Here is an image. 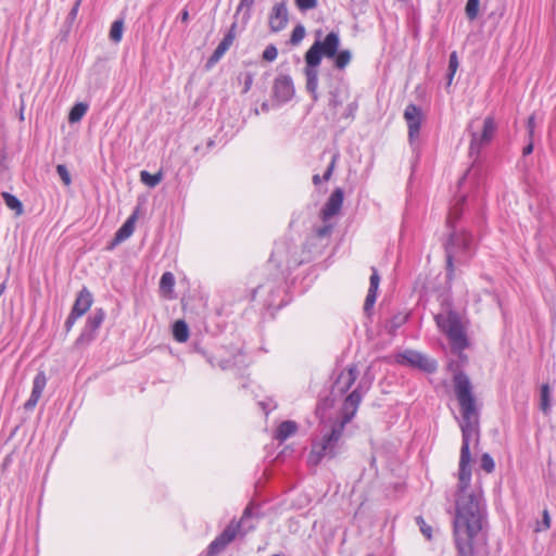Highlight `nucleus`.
I'll use <instances>...</instances> for the list:
<instances>
[{
	"instance_id": "16",
	"label": "nucleus",
	"mask_w": 556,
	"mask_h": 556,
	"mask_svg": "<svg viewBox=\"0 0 556 556\" xmlns=\"http://www.w3.org/2000/svg\"><path fill=\"white\" fill-rule=\"evenodd\" d=\"M137 220V211L134 212L127 220L123 224V226L116 231L115 237L112 241V247L119 244L121 242L128 239L135 230V224Z\"/></svg>"
},
{
	"instance_id": "14",
	"label": "nucleus",
	"mask_w": 556,
	"mask_h": 556,
	"mask_svg": "<svg viewBox=\"0 0 556 556\" xmlns=\"http://www.w3.org/2000/svg\"><path fill=\"white\" fill-rule=\"evenodd\" d=\"M236 27H237V24L233 23L231 25L230 29L228 30V33L225 35L223 40L218 43L217 48L214 50V52L210 56V59L206 63L207 67H211L214 64H216L222 59V56L227 52V50L231 47V45L233 43L235 38H236Z\"/></svg>"
},
{
	"instance_id": "22",
	"label": "nucleus",
	"mask_w": 556,
	"mask_h": 556,
	"mask_svg": "<svg viewBox=\"0 0 556 556\" xmlns=\"http://www.w3.org/2000/svg\"><path fill=\"white\" fill-rule=\"evenodd\" d=\"M173 336L177 342H186L189 338V328L184 320L175 321L173 326Z\"/></svg>"
},
{
	"instance_id": "48",
	"label": "nucleus",
	"mask_w": 556,
	"mask_h": 556,
	"mask_svg": "<svg viewBox=\"0 0 556 556\" xmlns=\"http://www.w3.org/2000/svg\"><path fill=\"white\" fill-rule=\"evenodd\" d=\"M77 318H79L78 315H75L73 312L70 313V315L65 321L66 331H70L72 329V327L74 326Z\"/></svg>"
},
{
	"instance_id": "40",
	"label": "nucleus",
	"mask_w": 556,
	"mask_h": 556,
	"mask_svg": "<svg viewBox=\"0 0 556 556\" xmlns=\"http://www.w3.org/2000/svg\"><path fill=\"white\" fill-rule=\"evenodd\" d=\"M295 4L301 11L313 10L317 7V0H295Z\"/></svg>"
},
{
	"instance_id": "13",
	"label": "nucleus",
	"mask_w": 556,
	"mask_h": 556,
	"mask_svg": "<svg viewBox=\"0 0 556 556\" xmlns=\"http://www.w3.org/2000/svg\"><path fill=\"white\" fill-rule=\"evenodd\" d=\"M269 28L271 31L277 33L282 30L288 23V10L286 2L276 3L269 14Z\"/></svg>"
},
{
	"instance_id": "53",
	"label": "nucleus",
	"mask_w": 556,
	"mask_h": 556,
	"mask_svg": "<svg viewBox=\"0 0 556 556\" xmlns=\"http://www.w3.org/2000/svg\"><path fill=\"white\" fill-rule=\"evenodd\" d=\"M320 181H321V178H320V176H319V175H314V176H313V182H314V185H318V184H320Z\"/></svg>"
},
{
	"instance_id": "19",
	"label": "nucleus",
	"mask_w": 556,
	"mask_h": 556,
	"mask_svg": "<svg viewBox=\"0 0 556 556\" xmlns=\"http://www.w3.org/2000/svg\"><path fill=\"white\" fill-rule=\"evenodd\" d=\"M298 431V425L295 421L292 420H286L281 422L276 432H275V439L279 442L286 441L288 438L293 435Z\"/></svg>"
},
{
	"instance_id": "31",
	"label": "nucleus",
	"mask_w": 556,
	"mask_h": 556,
	"mask_svg": "<svg viewBox=\"0 0 556 556\" xmlns=\"http://www.w3.org/2000/svg\"><path fill=\"white\" fill-rule=\"evenodd\" d=\"M305 37V27L302 24L296 25L291 34L290 42L295 46L299 45Z\"/></svg>"
},
{
	"instance_id": "11",
	"label": "nucleus",
	"mask_w": 556,
	"mask_h": 556,
	"mask_svg": "<svg viewBox=\"0 0 556 556\" xmlns=\"http://www.w3.org/2000/svg\"><path fill=\"white\" fill-rule=\"evenodd\" d=\"M273 94L279 103L291 100L294 96V86L291 77L288 75L278 76L274 81Z\"/></svg>"
},
{
	"instance_id": "50",
	"label": "nucleus",
	"mask_w": 556,
	"mask_h": 556,
	"mask_svg": "<svg viewBox=\"0 0 556 556\" xmlns=\"http://www.w3.org/2000/svg\"><path fill=\"white\" fill-rule=\"evenodd\" d=\"M83 0H76L74 7L72 8L71 12H70V16L72 18H75L77 13H78V9H79V5L81 3Z\"/></svg>"
},
{
	"instance_id": "10",
	"label": "nucleus",
	"mask_w": 556,
	"mask_h": 556,
	"mask_svg": "<svg viewBox=\"0 0 556 556\" xmlns=\"http://www.w3.org/2000/svg\"><path fill=\"white\" fill-rule=\"evenodd\" d=\"M358 377V369L355 365L350 366L346 370L342 371L334 381L331 390V395H343L355 383Z\"/></svg>"
},
{
	"instance_id": "30",
	"label": "nucleus",
	"mask_w": 556,
	"mask_h": 556,
	"mask_svg": "<svg viewBox=\"0 0 556 556\" xmlns=\"http://www.w3.org/2000/svg\"><path fill=\"white\" fill-rule=\"evenodd\" d=\"M479 0H468L465 7L466 16L473 21L477 18L479 13Z\"/></svg>"
},
{
	"instance_id": "2",
	"label": "nucleus",
	"mask_w": 556,
	"mask_h": 556,
	"mask_svg": "<svg viewBox=\"0 0 556 556\" xmlns=\"http://www.w3.org/2000/svg\"><path fill=\"white\" fill-rule=\"evenodd\" d=\"M363 395L364 391L361 390L359 386L349 395H346L340 410V417L331 422L329 429H326L327 421L331 419L328 410L333 407L334 399L329 396L318 403L316 407V414L320 420V424L324 425V428L321 430L323 435L319 439L313 441L312 450L308 456V463L311 465L316 466L321 462L324 457L328 456L332 458L337 455V444L342 437L345 425L350 422L355 416L362 402Z\"/></svg>"
},
{
	"instance_id": "44",
	"label": "nucleus",
	"mask_w": 556,
	"mask_h": 556,
	"mask_svg": "<svg viewBox=\"0 0 556 556\" xmlns=\"http://www.w3.org/2000/svg\"><path fill=\"white\" fill-rule=\"evenodd\" d=\"M332 229H333V227L330 224L324 225L321 227H317V228H315L316 237H318V238L329 237L330 233L332 232Z\"/></svg>"
},
{
	"instance_id": "32",
	"label": "nucleus",
	"mask_w": 556,
	"mask_h": 556,
	"mask_svg": "<svg viewBox=\"0 0 556 556\" xmlns=\"http://www.w3.org/2000/svg\"><path fill=\"white\" fill-rule=\"evenodd\" d=\"M457 68H458L457 53L455 51H453L450 54V61H448V75H447L448 85L452 83V79H453Z\"/></svg>"
},
{
	"instance_id": "45",
	"label": "nucleus",
	"mask_w": 556,
	"mask_h": 556,
	"mask_svg": "<svg viewBox=\"0 0 556 556\" xmlns=\"http://www.w3.org/2000/svg\"><path fill=\"white\" fill-rule=\"evenodd\" d=\"M371 270H372V274L370 276V285H369L368 290L378 291L379 283H380V277H379L378 270L375 267H372Z\"/></svg>"
},
{
	"instance_id": "37",
	"label": "nucleus",
	"mask_w": 556,
	"mask_h": 556,
	"mask_svg": "<svg viewBox=\"0 0 556 556\" xmlns=\"http://www.w3.org/2000/svg\"><path fill=\"white\" fill-rule=\"evenodd\" d=\"M277 55H278V50L274 45L267 46L263 52V59L267 62L275 61Z\"/></svg>"
},
{
	"instance_id": "9",
	"label": "nucleus",
	"mask_w": 556,
	"mask_h": 556,
	"mask_svg": "<svg viewBox=\"0 0 556 556\" xmlns=\"http://www.w3.org/2000/svg\"><path fill=\"white\" fill-rule=\"evenodd\" d=\"M404 119L408 128V141L414 146L419 137L420 127L424 121L421 109L413 103L408 104L404 111Z\"/></svg>"
},
{
	"instance_id": "24",
	"label": "nucleus",
	"mask_w": 556,
	"mask_h": 556,
	"mask_svg": "<svg viewBox=\"0 0 556 556\" xmlns=\"http://www.w3.org/2000/svg\"><path fill=\"white\" fill-rule=\"evenodd\" d=\"M87 110H88V105L86 103H83V102L76 103L70 111L68 122L70 123L79 122L83 118V116L86 114Z\"/></svg>"
},
{
	"instance_id": "27",
	"label": "nucleus",
	"mask_w": 556,
	"mask_h": 556,
	"mask_svg": "<svg viewBox=\"0 0 556 556\" xmlns=\"http://www.w3.org/2000/svg\"><path fill=\"white\" fill-rule=\"evenodd\" d=\"M104 312L102 308L96 309V312L88 318L86 327L97 331L104 319Z\"/></svg>"
},
{
	"instance_id": "36",
	"label": "nucleus",
	"mask_w": 556,
	"mask_h": 556,
	"mask_svg": "<svg viewBox=\"0 0 556 556\" xmlns=\"http://www.w3.org/2000/svg\"><path fill=\"white\" fill-rule=\"evenodd\" d=\"M56 172H58L59 176L61 177L62 181L64 182V185L70 186L72 182V178H71L70 172L67 170L66 166L63 164H59L56 166Z\"/></svg>"
},
{
	"instance_id": "23",
	"label": "nucleus",
	"mask_w": 556,
	"mask_h": 556,
	"mask_svg": "<svg viewBox=\"0 0 556 556\" xmlns=\"http://www.w3.org/2000/svg\"><path fill=\"white\" fill-rule=\"evenodd\" d=\"M140 179L148 187L154 188L162 181L163 174H162V172H157L156 174H150L147 170H142L140 173Z\"/></svg>"
},
{
	"instance_id": "51",
	"label": "nucleus",
	"mask_w": 556,
	"mask_h": 556,
	"mask_svg": "<svg viewBox=\"0 0 556 556\" xmlns=\"http://www.w3.org/2000/svg\"><path fill=\"white\" fill-rule=\"evenodd\" d=\"M180 20L184 23H187L189 20V12L187 10H182L180 13Z\"/></svg>"
},
{
	"instance_id": "34",
	"label": "nucleus",
	"mask_w": 556,
	"mask_h": 556,
	"mask_svg": "<svg viewBox=\"0 0 556 556\" xmlns=\"http://www.w3.org/2000/svg\"><path fill=\"white\" fill-rule=\"evenodd\" d=\"M551 527V516H549V513L547 509H544L543 510V519H542V522H538L534 531L535 532H541L543 530H547L549 529Z\"/></svg>"
},
{
	"instance_id": "39",
	"label": "nucleus",
	"mask_w": 556,
	"mask_h": 556,
	"mask_svg": "<svg viewBox=\"0 0 556 556\" xmlns=\"http://www.w3.org/2000/svg\"><path fill=\"white\" fill-rule=\"evenodd\" d=\"M416 522H417V525L419 526L420 531L422 532V534H424L428 540H431V538H432V534H431L432 529H431V527H430V526H428V525L426 523V521L424 520V518H422V517H420V516L416 518Z\"/></svg>"
},
{
	"instance_id": "29",
	"label": "nucleus",
	"mask_w": 556,
	"mask_h": 556,
	"mask_svg": "<svg viewBox=\"0 0 556 556\" xmlns=\"http://www.w3.org/2000/svg\"><path fill=\"white\" fill-rule=\"evenodd\" d=\"M124 30V23L122 20H116L111 25L110 29V39L114 42H119L122 40Z\"/></svg>"
},
{
	"instance_id": "46",
	"label": "nucleus",
	"mask_w": 556,
	"mask_h": 556,
	"mask_svg": "<svg viewBox=\"0 0 556 556\" xmlns=\"http://www.w3.org/2000/svg\"><path fill=\"white\" fill-rule=\"evenodd\" d=\"M337 160H338V154H334L332 156V160H331L327 170L325 172V174L323 176V180L328 181L330 179V177H331V175L333 173Z\"/></svg>"
},
{
	"instance_id": "47",
	"label": "nucleus",
	"mask_w": 556,
	"mask_h": 556,
	"mask_svg": "<svg viewBox=\"0 0 556 556\" xmlns=\"http://www.w3.org/2000/svg\"><path fill=\"white\" fill-rule=\"evenodd\" d=\"M252 84H253V75L251 73H247L244 76V87H243L242 92L247 93L251 89Z\"/></svg>"
},
{
	"instance_id": "18",
	"label": "nucleus",
	"mask_w": 556,
	"mask_h": 556,
	"mask_svg": "<svg viewBox=\"0 0 556 556\" xmlns=\"http://www.w3.org/2000/svg\"><path fill=\"white\" fill-rule=\"evenodd\" d=\"M465 198L462 197L457 199L452 206L450 207L447 217H446V228H458L456 225V222L460 218L463 214V206H464Z\"/></svg>"
},
{
	"instance_id": "21",
	"label": "nucleus",
	"mask_w": 556,
	"mask_h": 556,
	"mask_svg": "<svg viewBox=\"0 0 556 556\" xmlns=\"http://www.w3.org/2000/svg\"><path fill=\"white\" fill-rule=\"evenodd\" d=\"M1 195L4 200L5 205L10 210L14 211L16 216H21L24 213L23 204L15 195L5 191L2 192Z\"/></svg>"
},
{
	"instance_id": "25",
	"label": "nucleus",
	"mask_w": 556,
	"mask_h": 556,
	"mask_svg": "<svg viewBox=\"0 0 556 556\" xmlns=\"http://www.w3.org/2000/svg\"><path fill=\"white\" fill-rule=\"evenodd\" d=\"M97 331L85 326L81 333L75 341L77 348L86 346L94 340Z\"/></svg>"
},
{
	"instance_id": "1",
	"label": "nucleus",
	"mask_w": 556,
	"mask_h": 556,
	"mask_svg": "<svg viewBox=\"0 0 556 556\" xmlns=\"http://www.w3.org/2000/svg\"><path fill=\"white\" fill-rule=\"evenodd\" d=\"M455 395L462 414L460 429L463 444L458 470V497L453 521L455 545L459 556H473V541L483 530L485 507L480 494L466 493L471 480V441L479 442L480 413L469 377L457 371L453 378Z\"/></svg>"
},
{
	"instance_id": "56",
	"label": "nucleus",
	"mask_w": 556,
	"mask_h": 556,
	"mask_svg": "<svg viewBox=\"0 0 556 556\" xmlns=\"http://www.w3.org/2000/svg\"><path fill=\"white\" fill-rule=\"evenodd\" d=\"M253 528H254V526H253V525H248V526H247V529H245V532H247V531L252 530Z\"/></svg>"
},
{
	"instance_id": "15",
	"label": "nucleus",
	"mask_w": 556,
	"mask_h": 556,
	"mask_svg": "<svg viewBox=\"0 0 556 556\" xmlns=\"http://www.w3.org/2000/svg\"><path fill=\"white\" fill-rule=\"evenodd\" d=\"M46 384H47V377H46L45 372L43 371L38 372L33 381L31 394H30L29 399L27 400V402L25 403L26 409H31L36 406V404L38 403V401L42 394V391H43Z\"/></svg>"
},
{
	"instance_id": "8",
	"label": "nucleus",
	"mask_w": 556,
	"mask_h": 556,
	"mask_svg": "<svg viewBox=\"0 0 556 556\" xmlns=\"http://www.w3.org/2000/svg\"><path fill=\"white\" fill-rule=\"evenodd\" d=\"M495 131L496 123L494 117H485L483 121L482 131L480 134L477 131H471L470 155L475 153L478 154L483 146L489 144L493 139Z\"/></svg>"
},
{
	"instance_id": "54",
	"label": "nucleus",
	"mask_w": 556,
	"mask_h": 556,
	"mask_svg": "<svg viewBox=\"0 0 556 556\" xmlns=\"http://www.w3.org/2000/svg\"><path fill=\"white\" fill-rule=\"evenodd\" d=\"M5 290V282H2L0 283V295L4 292Z\"/></svg>"
},
{
	"instance_id": "57",
	"label": "nucleus",
	"mask_w": 556,
	"mask_h": 556,
	"mask_svg": "<svg viewBox=\"0 0 556 556\" xmlns=\"http://www.w3.org/2000/svg\"><path fill=\"white\" fill-rule=\"evenodd\" d=\"M316 34H317V36H318V37H320L321 31H320V30H318Z\"/></svg>"
},
{
	"instance_id": "6",
	"label": "nucleus",
	"mask_w": 556,
	"mask_h": 556,
	"mask_svg": "<svg viewBox=\"0 0 556 556\" xmlns=\"http://www.w3.org/2000/svg\"><path fill=\"white\" fill-rule=\"evenodd\" d=\"M252 516V508L248 506L240 519V521H230L225 530L210 544V553L215 554L223 551L229 543H231L240 532L242 526H245L248 519Z\"/></svg>"
},
{
	"instance_id": "43",
	"label": "nucleus",
	"mask_w": 556,
	"mask_h": 556,
	"mask_svg": "<svg viewBox=\"0 0 556 556\" xmlns=\"http://www.w3.org/2000/svg\"><path fill=\"white\" fill-rule=\"evenodd\" d=\"M376 299H377V291L368 290V293H367V296L365 300V304H364L365 312L368 313L372 308V306L376 302Z\"/></svg>"
},
{
	"instance_id": "35",
	"label": "nucleus",
	"mask_w": 556,
	"mask_h": 556,
	"mask_svg": "<svg viewBox=\"0 0 556 556\" xmlns=\"http://www.w3.org/2000/svg\"><path fill=\"white\" fill-rule=\"evenodd\" d=\"M254 1H255V0H241V1H240V3H239V5H238L237 13H239V12H241V11L245 10V12H244V17H245V20H249V18H250V16H251L250 11H251V8H252V7H253V4H254Z\"/></svg>"
},
{
	"instance_id": "3",
	"label": "nucleus",
	"mask_w": 556,
	"mask_h": 556,
	"mask_svg": "<svg viewBox=\"0 0 556 556\" xmlns=\"http://www.w3.org/2000/svg\"><path fill=\"white\" fill-rule=\"evenodd\" d=\"M340 47V37L336 31H330L324 40L317 39L305 53L304 74L306 77V90L312 94L314 101H317L318 93V66L321 58L332 59Z\"/></svg>"
},
{
	"instance_id": "28",
	"label": "nucleus",
	"mask_w": 556,
	"mask_h": 556,
	"mask_svg": "<svg viewBox=\"0 0 556 556\" xmlns=\"http://www.w3.org/2000/svg\"><path fill=\"white\" fill-rule=\"evenodd\" d=\"M174 285H175L174 275L169 271L164 273L160 280L161 291L164 293H170L173 291Z\"/></svg>"
},
{
	"instance_id": "38",
	"label": "nucleus",
	"mask_w": 556,
	"mask_h": 556,
	"mask_svg": "<svg viewBox=\"0 0 556 556\" xmlns=\"http://www.w3.org/2000/svg\"><path fill=\"white\" fill-rule=\"evenodd\" d=\"M330 100L329 105L332 110H337L339 106H341L344 102V99L341 98L339 91H331L330 93Z\"/></svg>"
},
{
	"instance_id": "7",
	"label": "nucleus",
	"mask_w": 556,
	"mask_h": 556,
	"mask_svg": "<svg viewBox=\"0 0 556 556\" xmlns=\"http://www.w3.org/2000/svg\"><path fill=\"white\" fill-rule=\"evenodd\" d=\"M396 362L401 365L417 368L426 372H433L438 367L435 361L430 359L424 354L413 350H407L403 353H400L396 356Z\"/></svg>"
},
{
	"instance_id": "5",
	"label": "nucleus",
	"mask_w": 556,
	"mask_h": 556,
	"mask_svg": "<svg viewBox=\"0 0 556 556\" xmlns=\"http://www.w3.org/2000/svg\"><path fill=\"white\" fill-rule=\"evenodd\" d=\"M438 327L447 336L454 350L462 351L467 345V338L460 318L455 312L438 314L435 316Z\"/></svg>"
},
{
	"instance_id": "55",
	"label": "nucleus",
	"mask_w": 556,
	"mask_h": 556,
	"mask_svg": "<svg viewBox=\"0 0 556 556\" xmlns=\"http://www.w3.org/2000/svg\"><path fill=\"white\" fill-rule=\"evenodd\" d=\"M262 110H263V111H268V104H267L266 102H264V103L262 104Z\"/></svg>"
},
{
	"instance_id": "33",
	"label": "nucleus",
	"mask_w": 556,
	"mask_h": 556,
	"mask_svg": "<svg viewBox=\"0 0 556 556\" xmlns=\"http://www.w3.org/2000/svg\"><path fill=\"white\" fill-rule=\"evenodd\" d=\"M480 466L488 473H491L494 470L495 464L490 454H488V453L482 454V456L480 458Z\"/></svg>"
},
{
	"instance_id": "49",
	"label": "nucleus",
	"mask_w": 556,
	"mask_h": 556,
	"mask_svg": "<svg viewBox=\"0 0 556 556\" xmlns=\"http://www.w3.org/2000/svg\"><path fill=\"white\" fill-rule=\"evenodd\" d=\"M533 148H534V140L529 139L528 144H527V146L523 148V150H522V154H523V155H529V154H531V153H532V151H533Z\"/></svg>"
},
{
	"instance_id": "4",
	"label": "nucleus",
	"mask_w": 556,
	"mask_h": 556,
	"mask_svg": "<svg viewBox=\"0 0 556 556\" xmlns=\"http://www.w3.org/2000/svg\"><path fill=\"white\" fill-rule=\"evenodd\" d=\"M444 243L446 254V268L448 276L454 271V264H466L473 255L475 242L471 232L464 228L447 229Z\"/></svg>"
},
{
	"instance_id": "26",
	"label": "nucleus",
	"mask_w": 556,
	"mask_h": 556,
	"mask_svg": "<svg viewBox=\"0 0 556 556\" xmlns=\"http://www.w3.org/2000/svg\"><path fill=\"white\" fill-rule=\"evenodd\" d=\"M333 59H334V66L338 70H343L351 62L352 55L349 50H341V51L338 50V52Z\"/></svg>"
},
{
	"instance_id": "20",
	"label": "nucleus",
	"mask_w": 556,
	"mask_h": 556,
	"mask_svg": "<svg viewBox=\"0 0 556 556\" xmlns=\"http://www.w3.org/2000/svg\"><path fill=\"white\" fill-rule=\"evenodd\" d=\"M551 396L552 391L549 386L547 383L542 384L540 390V408L545 415L549 414L551 412Z\"/></svg>"
},
{
	"instance_id": "12",
	"label": "nucleus",
	"mask_w": 556,
	"mask_h": 556,
	"mask_svg": "<svg viewBox=\"0 0 556 556\" xmlns=\"http://www.w3.org/2000/svg\"><path fill=\"white\" fill-rule=\"evenodd\" d=\"M343 198L344 193L341 188L333 190L320 211V217L324 222H327L340 212L343 204Z\"/></svg>"
},
{
	"instance_id": "17",
	"label": "nucleus",
	"mask_w": 556,
	"mask_h": 556,
	"mask_svg": "<svg viewBox=\"0 0 556 556\" xmlns=\"http://www.w3.org/2000/svg\"><path fill=\"white\" fill-rule=\"evenodd\" d=\"M91 304H92V295L86 288H84L78 293V296H77L71 312H73L75 315H78L79 317H81L90 308Z\"/></svg>"
},
{
	"instance_id": "42",
	"label": "nucleus",
	"mask_w": 556,
	"mask_h": 556,
	"mask_svg": "<svg viewBox=\"0 0 556 556\" xmlns=\"http://www.w3.org/2000/svg\"><path fill=\"white\" fill-rule=\"evenodd\" d=\"M535 127H536L535 115L531 114L527 121L528 138L531 140H534Z\"/></svg>"
},
{
	"instance_id": "41",
	"label": "nucleus",
	"mask_w": 556,
	"mask_h": 556,
	"mask_svg": "<svg viewBox=\"0 0 556 556\" xmlns=\"http://www.w3.org/2000/svg\"><path fill=\"white\" fill-rule=\"evenodd\" d=\"M408 319V313H403V314H399L396 316H394L392 319H391V329L394 330L399 327H401L402 325H404Z\"/></svg>"
},
{
	"instance_id": "52",
	"label": "nucleus",
	"mask_w": 556,
	"mask_h": 556,
	"mask_svg": "<svg viewBox=\"0 0 556 556\" xmlns=\"http://www.w3.org/2000/svg\"><path fill=\"white\" fill-rule=\"evenodd\" d=\"M20 121H24V103H22L21 108H20Z\"/></svg>"
}]
</instances>
